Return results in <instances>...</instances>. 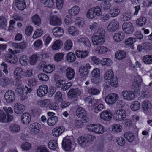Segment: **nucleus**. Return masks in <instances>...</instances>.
<instances>
[{"label":"nucleus","mask_w":152,"mask_h":152,"mask_svg":"<svg viewBox=\"0 0 152 152\" xmlns=\"http://www.w3.org/2000/svg\"><path fill=\"white\" fill-rule=\"evenodd\" d=\"M75 73L74 71L71 68H68L66 70V77L69 80H71L74 78Z\"/></svg>","instance_id":"28"},{"label":"nucleus","mask_w":152,"mask_h":152,"mask_svg":"<svg viewBox=\"0 0 152 152\" xmlns=\"http://www.w3.org/2000/svg\"><path fill=\"white\" fill-rule=\"evenodd\" d=\"M61 23L60 18L56 15L53 16L50 19V24L52 26H60Z\"/></svg>","instance_id":"19"},{"label":"nucleus","mask_w":152,"mask_h":152,"mask_svg":"<svg viewBox=\"0 0 152 152\" xmlns=\"http://www.w3.org/2000/svg\"><path fill=\"white\" fill-rule=\"evenodd\" d=\"M143 110L145 111H147L150 110L152 107L151 104L149 101L145 100L144 101L142 105Z\"/></svg>","instance_id":"37"},{"label":"nucleus","mask_w":152,"mask_h":152,"mask_svg":"<svg viewBox=\"0 0 152 152\" xmlns=\"http://www.w3.org/2000/svg\"><path fill=\"white\" fill-rule=\"evenodd\" d=\"M143 62L147 64H152V55H147L144 56L142 58Z\"/></svg>","instance_id":"43"},{"label":"nucleus","mask_w":152,"mask_h":152,"mask_svg":"<svg viewBox=\"0 0 152 152\" xmlns=\"http://www.w3.org/2000/svg\"><path fill=\"white\" fill-rule=\"evenodd\" d=\"M120 12L119 9L118 8L111 9L109 10V13L112 17H116L118 15Z\"/></svg>","instance_id":"55"},{"label":"nucleus","mask_w":152,"mask_h":152,"mask_svg":"<svg viewBox=\"0 0 152 152\" xmlns=\"http://www.w3.org/2000/svg\"><path fill=\"white\" fill-rule=\"evenodd\" d=\"M66 60L70 62H73L76 59L75 54L72 52L68 53L66 55Z\"/></svg>","instance_id":"46"},{"label":"nucleus","mask_w":152,"mask_h":152,"mask_svg":"<svg viewBox=\"0 0 152 152\" xmlns=\"http://www.w3.org/2000/svg\"><path fill=\"white\" fill-rule=\"evenodd\" d=\"M62 145L64 149L66 151L71 150L72 147L71 140L67 138L64 139L62 141Z\"/></svg>","instance_id":"17"},{"label":"nucleus","mask_w":152,"mask_h":152,"mask_svg":"<svg viewBox=\"0 0 152 152\" xmlns=\"http://www.w3.org/2000/svg\"><path fill=\"white\" fill-rule=\"evenodd\" d=\"M119 25V23L117 20L114 19L110 22L108 24L107 29L110 32H115L118 29Z\"/></svg>","instance_id":"5"},{"label":"nucleus","mask_w":152,"mask_h":152,"mask_svg":"<svg viewBox=\"0 0 152 152\" xmlns=\"http://www.w3.org/2000/svg\"><path fill=\"white\" fill-rule=\"evenodd\" d=\"M93 44L95 45H100L103 44L105 41L104 38L96 35H93L92 37Z\"/></svg>","instance_id":"12"},{"label":"nucleus","mask_w":152,"mask_h":152,"mask_svg":"<svg viewBox=\"0 0 152 152\" xmlns=\"http://www.w3.org/2000/svg\"><path fill=\"white\" fill-rule=\"evenodd\" d=\"M118 95L115 93L110 94L106 97L105 101L108 104H114L118 99Z\"/></svg>","instance_id":"4"},{"label":"nucleus","mask_w":152,"mask_h":152,"mask_svg":"<svg viewBox=\"0 0 152 152\" xmlns=\"http://www.w3.org/2000/svg\"><path fill=\"white\" fill-rule=\"evenodd\" d=\"M12 46L15 48L23 50L25 49L27 46V43L23 42L20 43H17L14 42L12 44Z\"/></svg>","instance_id":"31"},{"label":"nucleus","mask_w":152,"mask_h":152,"mask_svg":"<svg viewBox=\"0 0 152 152\" xmlns=\"http://www.w3.org/2000/svg\"><path fill=\"white\" fill-rule=\"evenodd\" d=\"M29 63L31 65H34L36 64L37 60V56L35 54L29 57Z\"/></svg>","instance_id":"64"},{"label":"nucleus","mask_w":152,"mask_h":152,"mask_svg":"<svg viewBox=\"0 0 152 152\" xmlns=\"http://www.w3.org/2000/svg\"><path fill=\"white\" fill-rule=\"evenodd\" d=\"M81 94V91L78 88H71L67 93V96L69 98L77 97Z\"/></svg>","instance_id":"14"},{"label":"nucleus","mask_w":152,"mask_h":152,"mask_svg":"<svg viewBox=\"0 0 152 152\" xmlns=\"http://www.w3.org/2000/svg\"><path fill=\"white\" fill-rule=\"evenodd\" d=\"M4 98L8 103L13 102L15 99V96L14 92L11 90H8L5 93Z\"/></svg>","instance_id":"8"},{"label":"nucleus","mask_w":152,"mask_h":152,"mask_svg":"<svg viewBox=\"0 0 152 152\" xmlns=\"http://www.w3.org/2000/svg\"><path fill=\"white\" fill-rule=\"evenodd\" d=\"M96 35L104 38L105 34L104 30L102 28H98Z\"/></svg>","instance_id":"63"},{"label":"nucleus","mask_w":152,"mask_h":152,"mask_svg":"<svg viewBox=\"0 0 152 152\" xmlns=\"http://www.w3.org/2000/svg\"><path fill=\"white\" fill-rule=\"evenodd\" d=\"M9 129L12 132L16 133L20 130V125L17 124H12L9 126Z\"/></svg>","instance_id":"39"},{"label":"nucleus","mask_w":152,"mask_h":152,"mask_svg":"<svg viewBox=\"0 0 152 152\" xmlns=\"http://www.w3.org/2000/svg\"><path fill=\"white\" fill-rule=\"evenodd\" d=\"M64 56V53H60L56 54L54 56L55 60L57 62H59L62 61Z\"/></svg>","instance_id":"59"},{"label":"nucleus","mask_w":152,"mask_h":152,"mask_svg":"<svg viewBox=\"0 0 152 152\" xmlns=\"http://www.w3.org/2000/svg\"><path fill=\"white\" fill-rule=\"evenodd\" d=\"M136 42V39L133 37H129L126 39L125 41L124 44L126 46H129L132 45Z\"/></svg>","instance_id":"61"},{"label":"nucleus","mask_w":152,"mask_h":152,"mask_svg":"<svg viewBox=\"0 0 152 152\" xmlns=\"http://www.w3.org/2000/svg\"><path fill=\"white\" fill-rule=\"evenodd\" d=\"M78 142L79 145L83 148L88 146L89 144L87 139L84 137H79L78 139Z\"/></svg>","instance_id":"22"},{"label":"nucleus","mask_w":152,"mask_h":152,"mask_svg":"<svg viewBox=\"0 0 152 152\" xmlns=\"http://www.w3.org/2000/svg\"><path fill=\"white\" fill-rule=\"evenodd\" d=\"M112 114L111 111L109 109L102 112L100 115L101 118L107 121L110 120L112 118Z\"/></svg>","instance_id":"10"},{"label":"nucleus","mask_w":152,"mask_h":152,"mask_svg":"<svg viewBox=\"0 0 152 152\" xmlns=\"http://www.w3.org/2000/svg\"><path fill=\"white\" fill-rule=\"evenodd\" d=\"M80 11L79 7L77 6H75L72 7L69 10V13L71 15L75 16L77 15L79 13Z\"/></svg>","instance_id":"30"},{"label":"nucleus","mask_w":152,"mask_h":152,"mask_svg":"<svg viewBox=\"0 0 152 152\" xmlns=\"http://www.w3.org/2000/svg\"><path fill=\"white\" fill-rule=\"evenodd\" d=\"M125 37L124 33L122 31L115 33L113 36L114 40L117 42H119L124 39Z\"/></svg>","instance_id":"24"},{"label":"nucleus","mask_w":152,"mask_h":152,"mask_svg":"<svg viewBox=\"0 0 152 152\" xmlns=\"http://www.w3.org/2000/svg\"><path fill=\"white\" fill-rule=\"evenodd\" d=\"M122 28L124 32L126 34H131L134 31L132 24L130 22L124 23L122 25Z\"/></svg>","instance_id":"6"},{"label":"nucleus","mask_w":152,"mask_h":152,"mask_svg":"<svg viewBox=\"0 0 152 152\" xmlns=\"http://www.w3.org/2000/svg\"><path fill=\"white\" fill-rule=\"evenodd\" d=\"M95 50L97 53L104 54L108 51V49L107 47L102 46L97 47Z\"/></svg>","instance_id":"40"},{"label":"nucleus","mask_w":152,"mask_h":152,"mask_svg":"<svg viewBox=\"0 0 152 152\" xmlns=\"http://www.w3.org/2000/svg\"><path fill=\"white\" fill-rule=\"evenodd\" d=\"M41 126L37 123H34L30 125L29 129L30 133L33 135H36L39 132Z\"/></svg>","instance_id":"11"},{"label":"nucleus","mask_w":152,"mask_h":152,"mask_svg":"<svg viewBox=\"0 0 152 152\" xmlns=\"http://www.w3.org/2000/svg\"><path fill=\"white\" fill-rule=\"evenodd\" d=\"M24 87L21 85H18L15 90V92L17 94L22 95L24 94Z\"/></svg>","instance_id":"60"},{"label":"nucleus","mask_w":152,"mask_h":152,"mask_svg":"<svg viewBox=\"0 0 152 152\" xmlns=\"http://www.w3.org/2000/svg\"><path fill=\"white\" fill-rule=\"evenodd\" d=\"M25 110V106L20 103H17L15 105L14 110L16 114H21Z\"/></svg>","instance_id":"20"},{"label":"nucleus","mask_w":152,"mask_h":152,"mask_svg":"<svg viewBox=\"0 0 152 152\" xmlns=\"http://www.w3.org/2000/svg\"><path fill=\"white\" fill-rule=\"evenodd\" d=\"M79 72L81 76L83 79H86V77L87 75L88 72V69L83 66H82L79 67Z\"/></svg>","instance_id":"29"},{"label":"nucleus","mask_w":152,"mask_h":152,"mask_svg":"<svg viewBox=\"0 0 152 152\" xmlns=\"http://www.w3.org/2000/svg\"><path fill=\"white\" fill-rule=\"evenodd\" d=\"M126 112L123 109H120L115 111L113 115V119L117 121L123 120L126 116Z\"/></svg>","instance_id":"3"},{"label":"nucleus","mask_w":152,"mask_h":152,"mask_svg":"<svg viewBox=\"0 0 152 152\" xmlns=\"http://www.w3.org/2000/svg\"><path fill=\"white\" fill-rule=\"evenodd\" d=\"M64 130V128L63 126L57 127L53 129L52 133L53 136L57 137L61 135Z\"/></svg>","instance_id":"21"},{"label":"nucleus","mask_w":152,"mask_h":152,"mask_svg":"<svg viewBox=\"0 0 152 152\" xmlns=\"http://www.w3.org/2000/svg\"><path fill=\"white\" fill-rule=\"evenodd\" d=\"M55 66L53 64L46 65L45 67L42 68L43 72L47 73H50L54 70Z\"/></svg>","instance_id":"33"},{"label":"nucleus","mask_w":152,"mask_h":152,"mask_svg":"<svg viewBox=\"0 0 152 152\" xmlns=\"http://www.w3.org/2000/svg\"><path fill=\"white\" fill-rule=\"evenodd\" d=\"M102 14L101 7L96 6L90 8L87 12L86 16L89 19H92L96 16L99 17Z\"/></svg>","instance_id":"1"},{"label":"nucleus","mask_w":152,"mask_h":152,"mask_svg":"<svg viewBox=\"0 0 152 152\" xmlns=\"http://www.w3.org/2000/svg\"><path fill=\"white\" fill-rule=\"evenodd\" d=\"M31 116L28 113H23L21 116V120L22 123L25 124H28L31 121Z\"/></svg>","instance_id":"18"},{"label":"nucleus","mask_w":152,"mask_h":152,"mask_svg":"<svg viewBox=\"0 0 152 152\" xmlns=\"http://www.w3.org/2000/svg\"><path fill=\"white\" fill-rule=\"evenodd\" d=\"M87 129L89 131L100 134L104 133V128L99 124H90L87 126Z\"/></svg>","instance_id":"2"},{"label":"nucleus","mask_w":152,"mask_h":152,"mask_svg":"<svg viewBox=\"0 0 152 152\" xmlns=\"http://www.w3.org/2000/svg\"><path fill=\"white\" fill-rule=\"evenodd\" d=\"M122 127L119 124H116L113 125L112 129L113 131L115 132H119L122 130Z\"/></svg>","instance_id":"53"},{"label":"nucleus","mask_w":152,"mask_h":152,"mask_svg":"<svg viewBox=\"0 0 152 152\" xmlns=\"http://www.w3.org/2000/svg\"><path fill=\"white\" fill-rule=\"evenodd\" d=\"M76 112V115L78 117L83 118L85 121H87L86 112L84 108L79 107L77 108Z\"/></svg>","instance_id":"13"},{"label":"nucleus","mask_w":152,"mask_h":152,"mask_svg":"<svg viewBox=\"0 0 152 152\" xmlns=\"http://www.w3.org/2000/svg\"><path fill=\"white\" fill-rule=\"evenodd\" d=\"M126 56V53L123 51H119L117 52L115 54L116 58L118 60H121Z\"/></svg>","instance_id":"47"},{"label":"nucleus","mask_w":152,"mask_h":152,"mask_svg":"<svg viewBox=\"0 0 152 152\" xmlns=\"http://www.w3.org/2000/svg\"><path fill=\"white\" fill-rule=\"evenodd\" d=\"M41 1L45 7L49 8L53 7L54 4V0H41Z\"/></svg>","instance_id":"45"},{"label":"nucleus","mask_w":152,"mask_h":152,"mask_svg":"<svg viewBox=\"0 0 152 152\" xmlns=\"http://www.w3.org/2000/svg\"><path fill=\"white\" fill-rule=\"evenodd\" d=\"M5 58L7 61L12 64H15L18 61L17 56L13 54L8 55Z\"/></svg>","instance_id":"25"},{"label":"nucleus","mask_w":152,"mask_h":152,"mask_svg":"<svg viewBox=\"0 0 152 152\" xmlns=\"http://www.w3.org/2000/svg\"><path fill=\"white\" fill-rule=\"evenodd\" d=\"M45 45L47 46L52 39V38L48 34H45L43 37Z\"/></svg>","instance_id":"56"},{"label":"nucleus","mask_w":152,"mask_h":152,"mask_svg":"<svg viewBox=\"0 0 152 152\" xmlns=\"http://www.w3.org/2000/svg\"><path fill=\"white\" fill-rule=\"evenodd\" d=\"M43 34V31L40 29H37L34 32L33 36L34 39H36L41 37Z\"/></svg>","instance_id":"62"},{"label":"nucleus","mask_w":152,"mask_h":152,"mask_svg":"<svg viewBox=\"0 0 152 152\" xmlns=\"http://www.w3.org/2000/svg\"><path fill=\"white\" fill-rule=\"evenodd\" d=\"M121 94L123 98L127 101L133 100L135 98L134 92L130 91L124 90L122 92Z\"/></svg>","instance_id":"9"},{"label":"nucleus","mask_w":152,"mask_h":152,"mask_svg":"<svg viewBox=\"0 0 152 152\" xmlns=\"http://www.w3.org/2000/svg\"><path fill=\"white\" fill-rule=\"evenodd\" d=\"M131 18V15L130 12H126L123 13L121 17L122 20L123 21H128Z\"/></svg>","instance_id":"57"},{"label":"nucleus","mask_w":152,"mask_h":152,"mask_svg":"<svg viewBox=\"0 0 152 152\" xmlns=\"http://www.w3.org/2000/svg\"><path fill=\"white\" fill-rule=\"evenodd\" d=\"M15 4L16 7L19 10H23L26 8L25 0H15Z\"/></svg>","instance_id":"26"},{"label":"nucleus","mask_w":152,"mask_h":152,"mask_svg":"<svg viewBox=\"0 0 152 152\" xmlns=\"http://www.w3.org/2000/svg\"><path fill=\"white\" fill-rule=\"evenodd\" d=\"M146 21L147 19L145 17H140L136 20V25L137 26L142 27L145 24Z\"/></svg>","instance_id":"35"},{"label":"nucleus","mask_w":152,"mask_h":152,"mask_svg":"<svg viewBox=\"0 0 152 152\" xmlns=\"http://www.w3.org/2000/svg\"><path fill=\"white\" fill-rule=\"evenodd\" d=\"M63 43L62 41L57 40L55 41L52 45L51 48L53 50H57L60 49L63 45Z\"/></svg>","instance_id":"27"},{"label":"nucleus","mask_w":152,"mask_h":152,"mask_svg":"<svg viewBox=\"0 0 152 152\" xmlns=\"http://www.w3.org/2000/svg\"><path fill=\"white\" fill-rule=\"evenodd\" d=\"M114 77L113 72L111 70H107L105 73L104 76V79L107 80H110Z\"/></svg>","instance_id":"41"},{"label":"nucleus","mask_w":152,"mask_h":152,"mask_svg":"<svg viewBox=\"0 0 152 152\" xmlns=\"http://www.w3.org/2000/svg\"><path fill=\"white\" fill-rule=\"evenodd\" d=\"M58 120V117L56 116H54L49 118L47 120V122L49 126H52L56 123Z\"/></svg>","instance_id":"34"},{"label":"nucleus","mask_w":152,"mask_h":152,"mask_svg":"<svg viewBox=\"0 0 152 152\" xmlns=\"http://www.w3.org/2000/svg\"><path fill=\"white\" fill-rule=\"evenodd\" d=\"M140 107V104L138 101H136L132 102L130 106L132 110L134 111L138 110Z\"/></svg>","instance_id":"48"},{"label":"nucleus","mask_w":152,"mask_h":152,"mask_svg":"<svg viewBox=\"0 0 152 152\" xmlns=\"http://www.w3.org/2000/svg\"><path fill=\"white\" fill-rule=\"evenodd\" d=\"M7 19L3 16H0V28H4L7 26Z\"/></svg>","instance_id":"51"},{"label":"nucleus","mask_w":152,"mask_h":152,"mask_svg":"<svg viewBox=\"0 0 152 152\" xmlns=\"http://www.w3.org/2000/svg\"><path fill=\"white\" fill-rule=\"evenodd\" d=\"M28 60L27 56L26 55H23L20 57L19 62L22 66H26L27 64Z\"/></svg>","instance_id":"50"},{"label":"nucleus","mask_w":152,"mask_h":152,"mask_svg":"<svg viewBox=\"0 0 152 152\" xmlns=\"http://www.w3.org/2000/svg\"><path fill=\"white\" fill-rule=\"evenodd\" d=\"M68 32L71 35L73 36H75L79 33V31L75 27L70 26L68 28Z\"/></svg>","instance_id":"44"},{"label":"nucleus","mask_w":152,"mask_h":152,"mask_svg":"<svg viewBox=\"0 0 152 152\" xmlns=\"http://www.w3.org/2000/svg\"><path fill=\"white\" fill-rule=\"evenodd\" d=\"M48 88L45 85L40 86L37 90V95L40 97H42L48 92Z\"/></svg>","instance_id":"16"},{"label":"nucleus","mask_w":152,"mask_h":152,"mask_svg":"<svg viewBox=\"0 0 152 152\" xmlns=\"http://www.w3.org/2000/svg\"><path fill=\"white\" fill-rule=\"evenodd\" d=\"M14 77L15 79L19 80L24 76V72L21 67H18L14 70L13 73Z\"/></svg>","instance_id":"7"},{"label":"nucleus","mask_w":152,"mask_h":152,"mask_svg":"<svg viewBox=\"0 0 152 152\" xmlns=\"http://www.w3.org/2000/svg\"><path fill=\"white\" fill-rule=\"evenodd\" d=\"M124 136L126 139L129 142H132L134 139L133 133L130 132H126L124 134Z\"/></svg>","instance_id":"42"},{"label":"nucleus","mask_w":152,"mask_h":152,"mask_svg":"<svg viewBox=\"0 0 152 152\" xmlns=\"http://www.w3.org/2000/svg\"><path fill=\"white\" fill-rule=\"evenodd\" d=\"M32 21L36 25L39 26L41 24V18L37 14L35 15L32 17Z\"/></svg>","instance_id":"49"},{"label":"nucleus","mask_w":152,"mask_h":152,"mask_svg":"<svg viewBox=\"0 0 152 152\" xmlns=\"http://www.w3.org/2000/svg\"><path fill=\"white\" fill-rule=\"evenodd\" d=\"M21 147L22 149L24 150L28 151L31 148V145L28 142H25L21 144Z\"/></svg>","instance_id":"58"},{"label":"nucleus","mask_w":152,"mask_h":152,"mask_svg":"<svg viewBox=\"0 0 152 152\" xmlns=\"http://www.w3.org/2000/svg\"><path fill=\"white\" fill-rule=\"evenodd\" d=\"M75 23L77 26L82 27L85 25L84 19L80 17H77L75 20Z\"/></svg>","instance_id":"38"},{"label":"nucleus","mask_w":152,"mask_h":152,"mask_svg":"<svg viewBox=\"0 0 152 152\" xmlns=\"http://www.w3.org/2000/svg\"><path fill=\"white\" fill-rule=\"evenodd\" d=\"M100 70L98 68L94 69L91 72L92 77H94L93 82L95 84H97L100 81Z\"/></svg>","instance_id":"15"},{"label":"nucleus","mask_w":152,"mask_h":152,"mask_svg":"<svg viewBox=\"0 0 152 152\" xmlns=\"http://www.w3.org/2000/svg\"><path fill=\"white\" fill-rule=\"evenodd\" d=\"M11 80L7 77H5L4 78L0 79V86L2 87H5L10 83Z\"/></svg>","instance_id":"36"},{"label":"nucleus","mask_w":152,"mask_h":152,"mask_svg":"<svg viewBox=\"0 0 152 152\" xmlns=\"http://www.w3.org/2000/svg\"><path fill=\"white\" fill-rule=\"evenodd\" d=\"M49 148L52 149H55L58 147L57 141L56 140H52L48 143Z\"/></svg>","instance_id":"52"},{"label":"nucleus","mask_w":152,"mask_h":152,"mask_svg":"<svg viewBox=\"0 0 152 152\" xmlns=\"http://www.w3.org/2000/svg\"><path fill=\"white\" fill-rule=\"evenodd\" d=\"M88 53V51H87L77 50L75 52L76 56L79 58H86L87 56Z\"/></svg>","instance_id":"32"},{"label":"nucleus","mask_w":152,"mask_h":152,"mask_svg":"<svg viewBox=\"0 0 152 152\" xmlns=\"http://www.w3.org/2000/svg\"><path fill=\"white\" fill-rule=\"evenodd\" d=\"M53 35L56 37H60L64 34L63 29L60 27H57L54 28L52 30Z\"/></svg>","instance_id":"23"},{"label":"nucleus","mask_w":152,"mask_h":152,"mask_svg":"<svg viewBox=\"0 0 152 152\" xmlns=\"http://www.w3.org/2000/svg\"><path fill=\"white\" fill-rule=\"evenodd\" d=\"M72 42L70 39L67 40L64 44V49L67 51L70 50L72 47Z\"/></svg>","instance_id":"54"}]
</instances>
